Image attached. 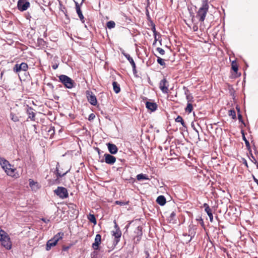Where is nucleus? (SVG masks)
Here are the masks:
<instances>
[{
	"label": "nucleus",
	"instance_id": "nucleus-11",
	"mask_svg": "<svg viewBox=\"0 0 258 258\" xmlns=\"http://www.w3.org/2000/svg\"><path fill=\"white\" fill-rule=\"evenodd\" d=\"M101 242V235L97 234L95 238L94 242L92 244V247L94 250L99 249V245Z\"/></svg>",
	"mask_w": 258,
	"mask_h": 258
},
{
	"label": "nucleus",
	"instance_id": "nucleus-25",
	"mask_svg": "<svg viewBox=\"0 0 258 258\" xmlns=\"http://www.w3.org/2000/svg\"><path fill=\"white\" fill-rule=\"evenodd\" d=\"M88 219L90 222L93 223L94 225L96 224V219L95 216L93 214H91L90 213L88 216Z\"/></svg>",
	"mask_w": 258,
	"mask_h": 258
},
{
	"label": "nucleus",
	"instance_id": "nucleus-12",
	"mask_svg": "<svg viewBox=\"0 0 258 258\" xmlns=\"http://www.w3.org/2000/svg\"><path fill=\"white\" fill-rule=\"evenodd\" d=\"M104 157L105 162L108 164L113 165L116 161V158L109 154H105Z\"/></svg>",
	"mask_w": 258,
	"mask_h": 258
},
{
	"label": "nucleus",
	"instance_id": "nucleus-56",
	"mask_svg": "<svg viewBox=\"0 0 258 258\" xmlns=\"http://www.w3.org/2000/svg\"><path fill=\"white\" fill-rule=\"evenodd\" d=\"M149 253H148V255H147V256L146 257V258H148V257H149Z\"/></svg>",
	"mask_w": 258,
	"mask_h": 258
},
{
	"label": "nucleus",
	"instance_id": "nucleus-15",
	"mask_svg": "<svg viewBox=\"0 0 258 258\" xmlns=\"http://www.w3.org/2000/svg\"><path fill=\"white\" fill-rule=\"evenodd\" d=\"M107 146L109 152L112 154H115L117 152L118 148L116 146L113 144L108 143Z\"/></svg>",
	"mask_w": 258,
	"mask_h": 258
},
{
	"label": "nucleus",
	"instance_id": "nucleus-57",
	"mask_svg": "<svg viewBox=\"0 0 258 258\" xmlns=\"http://www.w3.org/2000/svg\"><path fill=\"white\" fill-rule=\"evenodd\" d=\"M146 1H147V2L148 3H149V0H146Z\"/></svg>",
	"mask_w": 258,
	"mask_h": 258
},
{
	"label": "nucleus",
	"instance_id": "nucleus-42",
	"mask_svg": "<svg viewBox=\"0 0 258 258\" xmlns=\"http://www.w3.org/2000/svg\"><path fill=\"white\" fill-rule=\"evenodd\" d=\"M238 119L239 120V121L241 122H242V123L244 124V122H243V120L242 119V115L240 114V113H238Z\"/></svg>",
	"mask_w": 258,
	"mask_h": 258
},
{
	"label": "nucleus",
	"instance_id": "nucleus-28",
	"mask_svg": "<svg viewBox=\"0 0 258 258\" xmlns=\"http://www.w3.org/2000/svg\"><path fill=\"white\" fill-rule=\"evenodd\" d=\"M175 121L177 122H180L183 127H186V124L181 116L178 115L175 118Z\"/></svg>",
	"mask_w": 258,
	"mask_h": 258
},
{
	"label": "nucleus",
	"instance_id": "nucleus-41",
	"mask_svg": "<svg viewBox=\"0 0 258 258\" xmlns=\"http://www.w3.org/2000/svg\"><path fill=\"white\" fill-rule=\"evenodd\" d=\"M95 117V115H94V114L91 113L89 115V116L88 117V120L89 121L92 120L94 119Z\"/></svg>",
	"mask_w": 258,
	"mask_h": 258
},
{
	"label": "nucleus",
	"instance_id": "nucleus-5",
	"mask_svg": "<svg viewBox=\"0 0 258 258\" xmlns=\"http://www.w3.org/2000/svg\"><path fill=\"white\" fill-rule=\"evenodd\" d=\"M59 79L67 88L72 89L74 87V81L68 76L61 75L59 76Z\"/></svg>",
	"mask_w": 258,
	"mask_h": 258
},
{
	"label": "nucleus",
	"instance_id": "nucleus-17",
	"mask_svg": "<svg viewBox=\"0 0 258 258\" xmlns=\"http://www.w3.org/2000/svg\"><path fill=\"white\" fill-rule=\"evenodd\" d=\"M59 163H57L56 166V170H55L57 179H58L59 178L63 177V176H64L66 174H67L70 171V169H69L68 170L66 171L64 173H61V172L59 170Z\"/></svg>",
	"mask_w": 258,
	"mask_h": 258
},
{
	"label": "nucleus",
	"instance_id": "nucleus-51",
	"mask_svg": "<svg viewBox=\"0 0 258 258\" xmlns=\"http://www.w3.org/2000/svg\"><path fill=\"white\" fill-rule=\"evenodd\" d=\"M194 130H195V131L197 132V133L198 134V136L199 137V131H198L197 129H196V128H194ZM199 140H200V138H199Z\"/></svg>",
	"mask_w": 258,
	"mask_h": 258
},
{
	"label": "nucleus",
	"instance_id": "nucleus-26",
	"mask_svg": "<svg viewBox=\"0 0 258 258\" xmlns=\"http://www.w3.org/2000/svg\"><path fill=\"white\" fill-rule=\"evenodd\" d=\"M137 179L138 180H143V179H145V180H149V178H148V176L147 175L144 174L142 173L137 175Z\"/></svg>",
	"mask_w": 258,
	"mask_h": 258
},
{
	"label": "nucleus",
	"instance_id": "nucleus-44",
	"mask_svg": "<svg viewBox=\"0 0 258 258\" xmlns=\"http://www.w3.org/2000/svg\"><path fill=\"white\" fill-rule=\"evenodd\" d=\"M176 216V214L174 212H172L170 215V217L172 219H173L174 217H175Z\"/></svg>",
	"mask_w": 258,
	"mask_h": 258
},
{
	"label": "nucleus",
	"instance_id": "nucleus-55",
	"mask_svg": "<svg viewBox=\"0 0 258 258\" xmlns=\"http://www.w3.org/2000/svg\"><path fill=\"white\" fill-rule=\"evenodd\" d=\"M245 165H246L247 166V162L246 161H245Z\"/></svg>",
	"mask_w": 258,
	"mask_h": 258
},
{
	"label": "nucleus",
	"instance_id": "nucleus-29",
	"mask_svg": "<svg viewBox=\"0 0 258 258\" xmlns=\"http://www.w3.org/2000/svg\"><path fill=\"white\" fill-rule=\"evenodd\" d=\"M151 30H152V31L153 32V35H154V37L155 38V43H156V41H157V31L156 30L155 25L154 24H152Z\"/></svg>",
	"mask_w": 258,
	"mask_h": 258
},
{
	"label": "nucleus",
	"instance_id": "nucleus-32",
	"mask_svg": "<svg viewBox=\"0 0 258 258\" xmlns=\"http://www.w3.org/2000/svg\"><path fill=\"white\" fill-rule=\"evenodd\" d=\"M228 115L231 116L233 119H235L236 118V112L234 109H230L229 110Z\"/></svg>",
	"mask_w": 258,
	"mask_h": 258
},
{
	"label": "nucleus",
	"instance_id": "nucleus-54",
	"mask_svg": "<svg viewBox=\"0 0 258 258\" xmlns=\"http://www.w3.org/2000/svg\"><path fill=\"white\" fill-rule=\"evenodd\" d=\"M38 41H43V40L42 39H38Z\"/></svg>",
	"mask_w": 258,
	"mask_h": 258
},
{
	"label": "nucleus",
	"instance_id": "nucleus-14",
	"mask_svg": "<svg viewBox=\"0 0 258 258\" xmlns=\"http://www.w3.org/2000/svg\"><path fill=\"white\" fill-rule=\"evenodd\" d=\"M146 107L148 109L152 111H154L157 108V105L155 102L147 101L146 103Z\"/></svg>",
	"mask_w": 258,
	"mask_h": 258
},
{
	"label": "nucleus",
	"instance_id": "nucleus-33",
	"mask_svg": "<svg viewBox=\"0 0 258 258\" xmlns=\"http://www.w3.org/2000/svg\"><path fill=\"white\" fill-rule=\"evenodd\" d=\"M232 69L234 72H237L238 71V66L235 61H233L231 63Z\"/></svg>",
	"mask_w": 258,
	"mask_h": 258
},
{
	"label": "nucleus",
	"instance_id": "nucleus-2",
	"mask_svg": "<svg viewBox=\"0 0 258 258\" xmlns=\"http://www.w3.org/2000/svg\"><path fill=\"white\" fill-rule=\"evenodd\" d=\"M0 164L7 175L12 177L15 176V171L16 169L13 167H12V165L7 160L4 158H0Z\"/></svg>",
	"mask_w": 258,
	"mask_h": 258
},
{
	"label": "nucleus",
	"instance_id": "nucleus-49",
	"mask_svg": "<svg viewBox=\"0 0 258 258\" xmlns=\"http://www.w3.org/2000/svg\"><path fill=\"white\" fill-rule=\"evenodd\" d=\"M236 109L237 110L238 113H240V108L238 106H237L236 107Z\"/></svg>",
	"mask_w": 258,
	"mask_h": 258
},
{
	"label": "nucleus",
	"instance_id": "nucleus-19",
	"mask_svg": "<svg viewBox=\"0 0 258 258\" xmlns=\"http://www.w3.org/2000/svg\"><path fill=\"white\" fill-rule=\"evenodd\" d=\"M156 202L160 206H164L166 204V201L164 196H160L157 198Z\"/></svg>",
	"mask_w": 258,
	"mask_h": 258
},
{
	"label": "nucleus",
	"instance_id": "nucleus-58",
	"mask_svg": "<svg viewBox=\"0 0 258 258\" xmlns=\"http://www.w3.org/2000/svg\"><path fill=\"white\" fill-rule=\"evenodd\" d=\"M59 5H60V6H62V5H61V4L60 3H59Z\"/></svg>",
	"mask_w": 258,
	"mask_h": 258
},
{
	"label": "nucleus",
	"instance_id": "nucleus-7",
	"mask_svg": "<svg viewBox=\"0 0 258 258\" xmlns=\"http://www.w3.org/2000/svg\"><path fill=\"white\" fill-rule=\"evenodd\" d=\"M29 7L30 3L28 1V0H19L18 2V9L21 12L26 11Z\"/></svg>",
	"mask_w": 258,
	"mask_h": 258
},
{
	"label": "nucleus",
	"instance_id": "nucleus-43",
	"mask_svg": "<svg viewBox=\"0 0 258 258\" xmlns=\"http://www.w3.org/2000/svg\"><path fill=\"white\" fill-rule=\"evenodd\" d=\"M75 4H76V12L77 13L78 12H79V11H81V9H80L79 4L77 2H75Z\"/></svg>",
	"mask_w": 258,
	"mask_h": 258
},
{
	"label": "nucleus",
	"instance_id": "nucleus-30",
	"mask_svg": "<svg viewBox=\"0 0 258 258\" xmlns=\"http://www.w3.org/2000/svg\"><path fill=\"white\" fill-rule=\"evenodd\" d=\"M106 25L108 29H111L115 27V23L113 21H110L107 23Z\"/></svg>",
	"mask_w": 258,
	"mask_h": 258
},
{
	"label": "nucleus",
	"instance_id": "nucleus-16",
	"mask_svg": "<svg viewBox=\"0 0 258 258\" xmlns=\"http://www.w3.org/2000/svg\"><path fill=\"white\" fill-rule=\"evenodd\" d=\"M204 207L205 208V212L207 213L208 216L209 217L210 221L211 222H213V216L211 209H210V207L209 206V205L205 203L204 204Z\"/></svg>",
	"mask_w": 258,
	"mask_h": 258
},
{
	"label": "nucleus",
	"instance_id": "nucleus-34",
	"mask_svg": "<svg viewBox=\"0 0 258 258\" xmlns=\"http://www.w3.org/2000/svg\"><path fill=\"white\" fill-rule=\"evenodd\" d=\"M157 62L159 64H160L162 66L165 67L166 66V63L164 61V60L161 58L160 57H157Z\"/></svg>",
	"mask_w": 258,
	"mask_h": 258
},
{
	"label": "nucleus",
	"instance_id": "nucleus-1",
	"mask_svg": "<svg viewBox=\"0 0 258 258\" xmlns=\"http://www.w3.org/2000/svg\"><path fill=\"white\" fill-rule=\"evenodd\" d=\"M209 9V5L208 0H203L202 4L197 14V17L199 18L200 21L203 22L206 16Z\"/></svg>",
	"mask_w": 258,
	"mask_h": 258
},
{
	"label": "nucleus",
	"instance_id": "nucleus-46",
	"mask_svg": "<svg viewBox=\"0 0 258 258\" xmlns=\"http://www.w3.org/2000/svg\"><path fill=\"white\" fill-rule=\"evenodd\" d=\"M132 68H133V71L134 74L137 73L136 64L134 65V67H132Z\"/></svg>",
	"mask_w": 258,
	"mask_h": 258
},
{
	"label": "nucleus",
	"instance_id": "nucleus-50",
	"mask_svg": "<svg viewBox=\"0 0 258 258\" xmlns=\"http://www.w3.org/2000/svg\"><path fill=\"white\" fill-rule=\"evenodd\" d=\"M253 179H254V181L257 183V185H258V179H256V178L255 177H253Z\"/></svg>",
	"mask_w": 258,
	"mask_h": 258
},
{
	"label": "nucleus",
	"instance_id": "nucleus-35",
	"mask_svg": "<svg viewBox=\"0 0 258 258\" xmlns=\"http://www.w3.org/2000/svg\"><path fill=\"white\" fill-rule=\"evenodd\" d=\"M186 99L187 100V103H192L194 101V97L192 94L187 95Z\"/></svg>",
	"mask_w": 258,
	"mask_h": 258
},
{
	"label": "nucleus",
	"instance_id": "nucleus-52",
	"mask_svg": "<svg viewBox=\"0 0 258 258\" xmlns=\"http://www.w3.org/2000/svg\"><path fill=\"white\" fill-rule=\"evenodd\" d=\"M52 68L53 69H56L57 68V66H53Z\"/></svg>",
	"mask_w": 258,
	"mask_h": 258
},
{
	"label": "nucleus",
	"instance_id": "nucleus-40",
	"mask_svg": "<svg viewBox=\"0 0 258 258\" xmlns=\"http://www.w3.org/2000/svg\"><path fill=\"white\" fill-rule=\"evenodd\" d=\"M197 221H199V222H200L201 225L203 227H204V222L203 220V219L202 218V217H200L199 218H197Z\"/></svg>",
	"mask_w": 258,
	"mask_h": 258
},
{
	"label": "nucleus",
	"instance_id": "nucleus-24",
	"mask_svg": "<svg viewBox=\"0 0 258 258\" xmlns=\"http://www.w3.org/2000/svg\"><path fill=\"white\" fill-rule=\"evenodd\" d=\"M123 55L125 56V57L129 61L132 66L134 67V65L136 64V63L133 58L130 56V55L127 53H123Z\"/></svg>",
	"mask_w": 258,
	"mask_h": 258
},
{
	"label": "nucleus",
	"instance_id": "nucleus-18",
	"mask_svg": "<svg viewBox=\"0 0 258 258\" xmlns=\"http://www.w3.org/2000/svg\"><path fill=\"white\" fill-rule=\"evenodd\" d=\"M27 114L29 115V118L31 120H35V113L34 112L31 107H28L27 110Z\"/></svg>",
	"mask_w": 258,
	"mask_h": 258
},
{
	"label": "nucleus",
	"instance_id": "nucleus-27",
	"mask_svg": "<svg viewBox=\"0 0 258 258\" xmlns=\"http://www.w3.org/2000/svg\"><path fill=\"white\" fill-rule=\"evenodd\" d=\"M193 110V106L192 105V103H187V106L185 108V111L186 112H188V113H190Z\"/></svg>",
	"mask_w": 258,
	"mask_h": 258
},
{
	"label": "nucleus",
	"instance_id": "nucleus-39",
	"mask_svg": "<svg viewBox=\"0 0 258 258\" xmlns=\"http://www.w3.org/2000/svg\"><path fill=\"white\" fill-rule=\"evenodd\" d=\"M157 50L159 52V53L161 55H164L165 54V50L160 48V47H158L157 48Z\"/></svg>",
	"mask_w": 258,
	"mask_h": 258
},
{
	"label": "nucleus",
	"instance_id": "nucleus-31",
	"mask_svg": "<svg viewBox=\"0 0 258 258\" xmlns=\"http://www.w3.org/2000/svg\"><path fill=\"white\" fill-rule=\"evenodd\" d=\"M10 117L11 120H12L14 122H17L19 121L18 116H17L15 114L13 113H11Z\"/></svg>",
	"mask_w": 258,
	"mask_h": 258
},
{
	"label": "nucleus",
	"instance_id": "nucleus-10",
	"mask_svg": "<svg viewBox=\"0 0 258 258\" xmlns=\"http://www.w3.org/2000/svg\"><path fill=\"white\" fill-rule=\"evenodd\" d=\"M28 64L25 62H22L21 64L17 63L14 67V71L16 73L19 72L21 71H26L28 70Z\"/></svg>",
	"mask_w": 258,
	"mask_h": 258
},
{
	"label": "nucleus",
	"instance_id": "nucleus-13",
	"mask_svg": "<svg viewBox=\"0 0 258 258\" xmlns=\"http://www.w3.org/2000/svg\"><path fill=\"white\" fill-rule=\"evenodd\" d=\"M113 235L114 237V244L116 245L120 240V238L121 235V231L117 229L115 231L113 232Z\"/></svg>",
	"mask_w": 258,
	"mask_h": 258
},
{
	"label": "nucleus",
	"instance_id": "nucleus-20",
	"mask_svg": "<svg viewBox=\"0 0 258 258\" xmlns=\"http://www.w3.org/2000/svg\"><path fill=\"white\" fill-rule=\"evenodd\" d=\"M135 232L137 234L136 236L137 241H139L143 234L142 228L141 226H138L135 231Z\"/></svg>",
	"mask_w": 258,
	"mask_h": 258
},
{
	"label": "nucleus",
	"instance_id": "nucleus-4",
	"mask_svg": "<svg viewBox=\"0 0 258 258\" xmlns=\"http://www.w3.org/2000/svg\"><path fill=\"white\" fill-rule=\"evenodd\" d=\"M63 233L62 232H59L57 233L52 238L49 240L46 243V250H49L51 247L55 246L58 241L62 238Z\"/></svg>",
	"mask_w": 258,
	"mask_h": 258
},
{
	"label": "nucleus",
	"instance_id": "nucleus-45",
	"mask_svg": "<svg viewBox=\"0 0 258 258\" xmlns=\"http://www.w3.org/2000/svg\"><path fill=\"white\" fill-rule=\"evenodd\" d=\"M184 94L186 95V97L187 96V95L191 94L189 93V90L188 89H186L185 90V91L184 92Z\"/></svg>",
	"mask_w": 258,
	"mask_h": 258
},
{
	"label": "nucleus",
	"instance_id": "nucleus-48",
	"mask_svg": "<svg viewBox=\"0 0 258 258\" xmlns=\"http://www.w3.org/2000/svg\"><path fill=\"white\" fill-rule=\"evenodd\" d=\"M198 26H194L193 27V29H194V30L195 31H197V30H198Z\"/></svg>",
	"mask_w": 258,
	"mask_h": 258
},
{
	"label": "nucleus",
	"instance_id": "nucleus-37",
	"mask_svg": "<svg viewBox=\"0 0 258 258\" xmlns=\"http://www.w3.org/2000/svg\"><path fill=\"white\" fill-rule=\"evenodd\" d=\"M78 15V16L79 17V18L80 19L81 21L82 22H84V16H83V15L82 13V11H79V12H78L77 13Z\"/></svg>",
	"mask_w": 258,
	"mask_h": 258
},
{
	"label": "nucleus",
	"instance_id": "nucleus-59",
	"mask_svg": "<svg viewBox=\"0 0 258 258\" xmlns=\"http://www.w3.org/2000/svg\"><path fill=\"white\" fill-rule=\"evenodd\" d=\"M199 258H201V257H199Z\"/></svg>",
	"mask_w": 258,
	"mask_h": 258
},
{
	"label": "nucleus",
	"instance_id": "nucleus-47",
	"mask_svg": "<svg viewBox=\"0 0 258 258\" xmlns=\"http://www.w3.org/2000/svg\"><path fill=\"white\" fill-rule=\"evenodd\" d=\"M42 220L43 221H44L45 223H48L49 222V220L48 219H45V218H42Z\"/></svg>",
	"mask_w": 258,
	"mask_h": 258
},
{
	"label": "nucleus",
	"instance_id": "nucleus-38",
	"mask_svg": "<svg viewBox=\"0 0 258 258\" xmlns=\"http://www.w3.org/2000/svg\"><path fill=\"white\" fill-rule=\"evenodd\" d=\"M115 204L120 205V206H124L128 204V202H121L119 201H116L115 202Z\"/></svg>",
	"mask_w": 258,
	"mask_h": 258
},
{
	"label": "nucleus",
	"instance_id": "nucleus-21",
	"mask_svg": "<svg viewBox=\"0 0 258 258\" xmlns=\"http://www.w3.org/2000/svg\"><path fill=\"white\" fill-rule=\"evenodd\" d=\"M189 231H188V235L190 236V240L191 239V238L194 236L196 231H195V228L194 227V226L193 225H189Z\"/></svg>",
	"mask_w": 258,
	"mask_h": 258
},
{
	"label": "nucleus",
	"instance_id": "nucleus-8",
	"mask_svg": "<svg viewBox=\"0 0 258 258\" xmlns=\"http://www.w3.org/2000/svg\"><path fill=\"white\" fill-rule=\"evenodd\" d=\"M86 97L88 102L92 105L95 106L97 104V100L95 95L91 91H86Z\"/></svg>",
	"mask_w": 258,
	"mask_h": 258
},
{
	"label": "nucleus",
	"instance_id": "nucleus-6",
	"mask_svg": "<svg viewBox=\"0 0 258 258\" xmlns=\"http://www.w3.org/2000/svg\"><path fill=\"white\" fill-rule=\"evenodd\" d=\"M54 193L61 199H64L69 197L67 189L62 186H58L54 190Z\"/></svg>",
	"mask_w": 258,
	"mask_h": 258
},
{
	"label": "nucleus",
	"instance_id": "nucleus-22",
	"mask_svg": "<svg viewBox=\"0 0 258 258\" xmlns=\"http://www.w3.org/2000/svg\"><path fill=\"white\" fill-rule=\"evenodd\" d=\"M113 89L115 93H118L120 91L119 85L115 81L112 83Z\"/></svg>",
	"mask_w": 258,
	"mask_h": 258
},
{
	"label": "nucleus",
	"instance_id": "nucleus-53",
	"mask_svg": "<svg viewBox=\"0 0 258 258\" xmlns=\"http://www.w3.org/2000/svg\"><path fill=\"white\" fill-rule=\"evenodd\" d=\"M3 74H4V72H2L1 73V78L2 77V76H3Z\"/></svg>",
	"mask_w": 258,
	"mask_h": 258
},
{
	"label": "nucleus",
	"instance_id": "nucleus-23",
	"mask_svg": "<svg viewBox=\"0 0 258 258\" xmlns=\"http://www.w3.org/2000/svg\"><path fill=\"white\" fill-rule=\"evenodd\" d=\"M29 186L32 189H36L38 188L37 182H35L33 180L29 179Z\"/></svg>",
	"mask_w": 258,
	"mask_h": 258
},
{
	"label": "nucleus",
	"instance_id": "nucleus-36",
	"mask_svg": "<svg viewBox=\"0 0 258 258\" xmlns=\"http://www.w3.org/2000/svg\"><path fill=\"white\" fill-rule=\"evenodd\" d=\"M242 133V139L245 142V145L246 146V147H248L249 146V142L246 140L245 137V135H244V132L243 131H242L241 132Z\"/></svg>",
	"mask_w": 258,
	"mask_h": 258
},
{
	"label": "nucleus",
	"instance_id": "nucleus-3",
	"mask_svg": "<svg viewBox=\"0 0 258 258\" xmlns=\"http://www.w3.org/2000/svg\"><path fill=\"white\" fill-rule=\"evenodd\" d=\"M0 241L2 244L7 249H10L12 247V243L10 238L6 232L0 228Z\"/></svg>",
	"mask_w": 258,
	"mask_h": 258
},
{
	"label": "nucleus",
	"instance_id": "nucleus-9",
	"mask_svg": "<svg viewBox=\"0 0 258 258\" xmlns=\"http://www.w3.org/2000/svg\"><path fill=\"white\" fill-rule=\"evenodd\" d=\"M169 84L165 78L162 79L159 83V88L163 93H167Z\"/></svg>",
	"mask_w": 258,
	"mask_h": 258
}]
</instances>
